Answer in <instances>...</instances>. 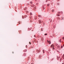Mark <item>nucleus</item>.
<instances>
[{
	"label": "nucleus",
	"mask_w": 64,
	"mask_h": 64,
	"mask_svg": "<svg viewBox=\"0 0 64 64\" xmlns=\"http://www.w3.org/2000/svg\"><path fill=\"white\" fill-rule=\"evenodd\" d=\"M64 64V63H62V64Z\"/></svg>",
	"instance_id": "obj_30"
},
{
	"label": "nucleus",
	"mask_w": 64,
	"mask_h": 64,
	"mask_svg": "<svg viewBox=\"0 0 64 64\" xmlns=\"http://www.w3.org/2000/svg\"><path fill=\"white\" fill-rule=\"evenodd\" d=\"M29 43L30 44V45L31 44L30 42H29Z\"/></svg>",
	"instance_id": "obj_14"
},
{
	"label": "nucleus",
	"mask_w": 64,
	"mask_h": 64,
	"mask_svg": "<svg viewBox=\"0 0 64 64\" xmlns=\"http://www.w3.org/2000/svg\"><path fill=\"white\" fill-rule=\"evenodd\" d=\"M47 35V34H44V35Z\"/></svg>",
	"instance_id": "obj_13"
},
{
	"label": "nucleus",
	"mask_w": 64,
	"mask_h": 64,
	"mask_svg": "<svg viewBox=\"0 0 64 64\" xmlns=\"http://www.w3.org/2000/svg\"><path fill=\"white\" fill-rule=\"evenodd\" d=\"M52 48H53V49H54V46H53Z\"/></svg>",
	"instance_id": "obj_21"
},
{
	"label": "nucleus",
	"mask_w": 64,
	"mask_h": 64,
	"mask_svg": "<svg viewBox=\"0 0 64 64\" xmlns=\"http://www.w3.org/2000/svg\"><path fill=\"white\" fill-rule=\"evenodd\" d=\"M58 13L59 14L60 13V12H58Z\"/></svg>",
	"instance_id": "obj_27"
},
{
	"label": "nucleus",
	"mask_w": 64,
	"mask_h": 64,
	"mask_svg": "<svg viewBox=\"0 0 64 64\" xmlns=\"http://www.w3.org/2000/svg\"><path fill=\"white\" fill-rule=\"evenodd\" d=\"M27 51V50H24V52H26Z\"/></svg>",
	"instance_id": "obj_8"
},
{
	"label": "nucleus",
	"mask_w": 64,
	"mask_h": 64,
	"mask_svg": "<svg viewBox=\"0 0 64 64\" xmlns=\"http://www.w3.org/2000/svg\"><path fill=\"white\" fill-rule=\"evenodd\" d=\"M24 56H26V54H24Z\"/></svg>",
	"instance_id": "obj_6"
},
{
	"label": "nucleus",
	"mask_w": 64,
	"mask_h": 64,
	"mask_svg": "<svg viewBox=\"0 0 64 64\" xmlns=\"http://www.w3.org/2000/svg\"><path fill=\"white\" fill-rule=\"evenodd\" d=\"M18 23L19 24H21V22H20V21H19L18 22Z\"/></svg>",
	"instance_id": "obj_5"
},
{
	"label": "nucleus",
	"mask_w": 64,
	"mask_h": 64,
	"mask_svg": "<svg viewBox=\"0 0 64 64\" xmlns=\"http://www.w3.org/2000/svg\"><path fill=\"white\" fill-rule=\"evenodd\" d=\"M26 16V15H25V16Z\"/></svg>",
	"instance_id": "obj_29"
},
{
	"label": "nucleus",
	"mask_w": 64,
	"mask_h": 64,
	"mask_svg": "<svg viewBox=\"0 0 64 64\" xmlns=\"http://www.w3.org/2000/svg\"><path fill=\"white\" fill-rule=\"evenodd\" d=\"M49 42V44H51V42H50V41Z\"/></svg>",
	"instance_id": "obj_9"
},
{
	"label": "nucleus",
	"mask_w": 64,
	"mask_h": 64,
	"mask_svg": "<svg viewBox=\"0 0 64 64\" xmlns=\"http://www.w3.org/2000/svg\"><path fill=\"white\" fill-rule=\"evenodd\" d=\"M47 41H48V43H49V41L48 40H47Z\"/></svg>",
	"instance_id": "obj_25"
},
{
	"label": "nucleus",
	"mask_w": 64,
	"mask_h": 64,
	"mask_svg": "<svg viewBox=\"0 0 64 64\" xmlns=\"http://www.w3.org/2000/svg\"><path fill=\"white\" fill-rule=\"evenodd\" d=\"M12 53H14V52H12Z\"/></svg>",
	"instance_id": "obj_26"
},
{
	"label": "nucleus",
	"mask_w": 64,
	"mask_h": 64,
	"mask_svg": "<svg viewBox=\"0 0 64 64\" xmlns=\"http://www.w3.org/2000/svg\"><path fill=\"white\" fill-rule=\"evenodd\" d=\"M30 3L31 4H32V2H30Z\"/></svg>",
	"instance_id": "obj_17"
},
{
	"label": "nucleus",
	"mask_w": 64,
	"mask_h": 64,
	"mask_svg": "<svg viewBox=\"0 0 64 64\" xmlns=\"http://www.w3.org/2000/svg\"><path fill=\"white\" fill-rule=\"evenodd\" d=\"M26 48H27V46L26 45Z\"/></svg>",
	"instance_id": "obj_18"
},
{
	"label": "nucleus",
	"mask_w": 64,
	"mask_h": 64,
	"mask_svg": "<svg viewBox=\"0 0 64 64\" xmlns=\"http://www.w3.org/2000/svg\"><path fill=\"white\" fill-rule=\"evenodd\" d=\"M57 16H60V15L58 14H57Z\"/></svg>",
	"instance_id": "obj_10"
},
{
	"label": "nucleus",
	"mask_w": 64,
	"mask_h": 64,
	"mask_svg": "<svg viewBox=\"0 0 64 64\" xmlns=\"http://www.w3.org/2000/svg\"><path fill=\"white\" fill-rule=\"evenodd\" d=\"M32 48H33V47H32Z\"/></svg>",
	"instance_id": "obj_31"
},
{
	"label": "nucleus",
	"mask_w": 64,
	"mask_h": 64,
	"mask_svg": "<svg viewBox=\"0 0 64 64\" xmlns=\"http://www.w3.org/2000/svg\"><path fill=\"white\" fill-rule=\"evenodd\" d=\"M38 16L40 18V17H41V16L40 15H38Z\"/></svg>",
	"instance_id": "obj_7"
},
{
	"label": "nucleus",
	"mask_w": 64,
	"mask_h": 64,
	"mask_svg": "<svg viewBox=\"0 0 64 64\" xmlns=\"http://www.w3.org/2000/svg\"><path fill=\"white\" fill-rule=\"evenodd\" d=\"M22 19H24V18H23V16H22Z\"/></svg>",
	"instance_id": "obj_23"
},
{
	"label": "nucleus",
	"mask_w": 64,
	"mask_h": 64,
	"mask_svg": "<svg viewBox=\"0 0 64 64\" xmlns=\"http://www.w3.org/2000/svg\"><path fill=\"white\" fill-rule=\"evenodd\" d=\"M38 22L39 23H41V20H39Z\"/></svg>",
	"instance_id": "obj_3"
},
{
	"label": "nucleus",
	"mask_w": 64,
	"mask_h": 64,
	"mask_svg": "<svg viewBox=\"0 0 64 64\" xmlns=\"http://www.w3.org/2000/svg\"><path fill=\"white\" fill-rule=\"evenodd\" d=\"M52 46H54L53 44H52V45L50 47H52Z\"/></svg>",
	"instance_id": "obj_2"
},
{
	"label": "nucleus",
	"mask_w": 64,
	"mask_h": 64,
	"mask_svg": "<svg viewBox=\"0 0 64 64\" xmlns=\"http://www.w3.org/2000/svg\"><path fill=\"white\" fill-rule=\"evenodd\" d=\"M43 9L44 10V9H45V8H43Z\"/></svg>",
	"instance_id": "obj_24"
},
{
	"label": "nucleus",
	"mask_w": 64,
	"mask_h": 64,
	"mask_svg": "<svg viewBox=\"0 0 64 64\" xmlns=\"http://www.w3.org/2000/svg\"><path fill=\"white\" fill-rule=\"evenodd\" d=\"M62 39H64V37H63L62 38Z\"/></svg>",
	"instance_id": "obj_16"
},
{
	"label": "nucleus",
	"mask_w": 64,
	"mask_h": 64,
	"mask_svg": "<svg viewBox=\"0 0 64 64\" xmlns=\"http://www.w3.org/2000/svg\"><path fill=\"white\" fill-rule=\"evenodd\" d=\"M63 46L64 47V44L63 45Z\"/></svg>",
	"instance_id": "obj_28"
},
{
	"label": "nucleus",
	"mask_w": 64,
	"mask_h": 64,
	"mask_svg": "<svg viewBox=\"0 0 64 64\" xmlns=\"http://www.w3.org/2000/svg\"><path fill=\"white\" fill-rule=\"evenodd\" d=\"M47 1H48V0H46V2H47Z\"/></svg>",
	"instance_id": "obj_19"
},
{
	"label": "nucleus",
	"mask_w": 64,
	"mask_h": 64,
	"mask_svg": "<svg viewBox=\"0 0 64 64\" xmlns=\"http://www.w3.org/2000/svg\"><path fill=\"white\" fill-rule=\"evenodd\" d=\"M30 14L31 15H32V12H30Z\"/></svg>",
	"instance_id": "obj_11"
},
{
	"label": "nucleus",
	"mask_w": 64,
	"mask_h": 64,
	"mask_svg": "<svg viewBox=\"0 0 64 64\" xmlns=\"http://www.w3.org/2000/svg\"><path fill=\"white\" fill-rule=\"evenodd\" d=\"M49 5H50V4H48L47 5V6H49Z\"/></svg>",
	"instance_id": "obj_12"
},
{
	"label": "nucleus",
	"mask_w": 64,
	"mask_h": 64,
	"mask_svg": "<svg viewBox=\"0 0 64 64\" xmlns=\"http://www.w3.org/2000/svg\"><path fill=\"white\" fill-rule=\"evenodd\" d=\"M35 36H36L35 35H34V37H35Z\"/></svg>",
	"instance_id": "obj_22"
},
{
	"label": "nucleus",
	"mask_w": 64,
	"mask_h": 64,
	"mask_svg": "<svg viewBox=\"0 0 64 64\" xmlns=\"http://www.w3.org/2000/svg\"><path fill=\"white\" fill-rule=\"evenodd\" d=\"M61 47V48H63V46H62Z\"/></svg>",
	"instance_id": "obj_20"
},
{
	"label": "nucleus",
	"mask_w": 64,
	"mask_h": 64,
	"mask_svg": "<svg viewBox=\"0 0 64 64\" xmlns=\"http://www.w3.org/2000/svg\"><path fill=\"white\" fill-rule=\"evenodd\" d=\"M42 51L43 52V53H45V50H42Z\"/></svg>",
	"instance_id": "obj_4"
},
{
	"label": "nucleus",
	"mask_w": 64,
	"mask_h": 64,
	"mask_svg": "<svg viewBox=\"0 0 64 64\" xmlns=\"http://www.w3.org/2000/svg\"><path fill=\"white\" fill-rule=\"evenodd\" d=\"M36 52L38 53H39V52H40V50H37Z\"/></svg>",
	"instance_id": "obj_1"
},
{
	"label": "nucleus",
	"mask_w": 64,
	"mask_h": 64,
	"mask_svg": "<svg viewBox=\"0 0 64 64\" xmlns=\"http://www.w3.org/2000/svg\"><path fill=\"white\" fill-rule=\"evenodd\" d=\"M54 10H52V12H53L54 11Z\"/></svg>",
	"instance_id": "obj_15"
}]
</instances>
